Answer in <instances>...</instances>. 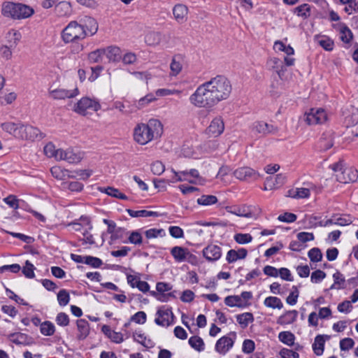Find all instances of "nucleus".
Returning a JSON list of instances; mask_svg holds the SVG:
<instances>
[{"instance_id": "obj_1", "label": "nucleus", "mask_w": 358, "mask_h": 358, "mask_svg": "<svg viewBox=\"0 0 358 358\" xmlns=\"http://www.w3.org/2000/svg\"><path fill=\"white\" fill-rule=\"evenodd\" d=\"M231 90L232 86L228 78L217 76L199 85L189 100L195 107L212 108L220 101L227 99Z\"/></svg>"}, {"instance_id": "obj_2", "label": "nucleus", "mask_w": 358, "mask_h": 358, "mask_svg": "<svg viewBox=\"0 0 358 358\" xmlns=\"http://www.w3.org/2000/svg\"><path fill=\"white\" fill-rule=\"evenodd\" d=\"M162 133V122L157 119H150L147 123H138L135 126L133 138L136 143L144 145L160 137Z\"/></svg>"}, {"instance_id": "obj_3", "label": "nucleus", "mask_w": 358, "mask_h": 358, "mask_svg": "<svg viewBox=\"0 0 358 358\" xmlns=\"http://www.w3.org/2000/svg\"><path fill=\"white\" fill-rule=\"evenodd\" d=\"M1 13L6 17L20 20L29 17L34 10L25 4L5 2L2 5Z\"/></svg>"}, {"instance_id": "obj_4", "label": "nucleus", "mask_w": 358, "mask_h": 358, "mask_svg": "<svg viewBox=\"0 0 358 358\" xmlns=\"http://www.w3.org/2000/svg\"><path fill=\"white\" fill-rule=\"evenodd\" d=\"M331 169L336 173V177L341 183L355 182L358 178V171L352 167L344 166L343 162L332 164Z\"/></svg>"}, {"instance_id": "obj_5", "label": "nucleus", "mask_w": 358, "mask_h": 358, "mask_svg": "<svg viewBox=\"0 0 358 358\" xmlns=\"http://www.w3.org/2000/svg\"><path fill=\"white\" fill-rule=\"evenodd\" d=\"M86 37L83 26L76 21L70 22L62 32V38L64 43L77 42Z\"/></svg>"}, {"instance_id": "obj_6", "label": "nucleus", "mask_w": 358, "mask_h": 358, "mask_svg": "<svg viewBox=\"0 0 358 358\" xmlns=\"http://www.w3.org/2000/svg\"><path fill=\"white\" fill-rule=\"evenodd\" d=\"M100 108V103L95 99L83 97L75 104L73 110L80 115H86L92 112H96Z\"/></svg>"}, {"instance_id": "obj_7", "label": "nucleus", "mask_w": 358, "mask_h": 358, "mask_svg": "<svg viewBox=\"0 0 358 358\" xmlns=\"http://www.w3.org/2000/svg\"><path fill=\"white\" fill-rule=\"evenodd\" d=\"M327 120V113L322 108H311L308 112H306L303 117V120L308 125L322 124L325 122Z\"/></svg>"}, {"instance_id": "obj_8", "label": "nucleus", "mask_w": 358, "mask_h": 358, "mask_svg": "<svg viewBox=\"0 0 358 358\" xmlns=\"http://www.w3.org/2000/svg\"><path fill=\"white\" fill-rule=\"evenodd\" d=\"M20 136V140L34 141L38 138H43V134L38 128L22 122Z\"/></svg>"}, {"instance_id": "obj_9", "label": "nucleus", "mask_w": 358, "mask_h": 358, "mask_svg": "<svg viewBox=\"0 0 358 358\" xmlns=\"http://www.w3.org/2000/svg\"><path fill=\"white\" fill-rule=\"evenodd\" d=\"M59 160H64L70 164L79 163L85 156V153L78 149L68 148L59 152Z\"/></svg>"}, {"instance_id": "obj_10", "label": "nucleus", "mask_w": 358, "mask_h": 358, "mask_svg": "<svg viewBox=\"0 0 358 358\" xmlns=\"http://www.w3.org/2000/svg\"><path fill=\"white\" fill-rule=\"evenodd\" d=\"M224 131V122L221 116L214 117L209 126L206 129L205 134L209 138L220 136Z\"/></svg>"}, {"instance_id": "obj_11", "label": "nucleus", "mask_w": 358, "mask_h": 358, "mask_svg": "<svg viewBox=\"0 0 358 358\" xmlns=\"http://www.w3.org/2000/svg\"><path fill=\"white\" fill-rule=\"evenodd\" d=\"M236 334L230 332L228 336H224L217 340L215 344V350L222 355H225L234 345Z\"/></svg>"}, {"instance_id": "obj_12", "label": "nucleus", "mask_w": 358, "mask_h": 358, "mask_svg": "<svg viewBox=\"0 0 358 358\" xmlns=\"http://www.w3.org/2000/svg\"><path fill=\"white\" fill-rule=\"evenodd\" d=\"M174 315L170 308L162 307L156 313L155 323L162 327H169L173 322Z\"/></svg>"}, {"instance_id": "obj_13", "label": "nucleus", "mask_w": 358, "mask_h": 358, "mask_svg": "<svg viewBox=\"0 0 358 358\" xmlns=\"http://www.w3.org/2000/svg\"><path fill=\"white\" fill-rule=\"evenodd\" d=\"M250 129L255 134L266 136L268 134H275L278 129L272 124H269L263 121H256L250 126Z\"/></svg>"}, {"instance_id": "obj_14", "label": "nucleus", "mask_w": 358, "mask_h": 358, "mask_svg": "<svg viewBox=\"0 0 358 358\" xmlns=\"http://www.w3.org/2000/svg\"><path fill=\"white\" fill-rule=\"evenodd\" d=\"M233 175L240 180H256L259 177V173L250 167L243 166L236 169Z\"/></svg>"}, {"instance_id": "obj_15", "label": "nucleus", "mask_w": 358, "mask_h": 358, "mask_svg": "<svg viewBox=\"0 0 358 358\" xmlns=\"http://www.w3.org/2000/svg\"><path fill=\"white\" fill-rule=\"evenodd\" d=\"M79 93L77 87L72 90H68L62 88L49 90V96L53 99H65L76 96Z\"/></svg>"}, {"instance_id": "obj_16", "label": "nucleus", "mask_w": 358, "mask_h": 358, "mask_svg": "<svg viewBox=\"0 0 358 358\" xmlns=\"http://www.w3.org/2000/svg\"><path fill=\"white\" fill-rule=\"evenodd\" d=\"M203 255L209 262L217 261L222 256V250L216 245H208L203 250Z\"/></svg>"}, {"instance_id": "obj_17", "label": "nucleus", "mask_w": 358, "mask_h": 358, "mask_svg": "<svg viewBox=\"0 0 358 358\" xmlns=\"http://www.w3.org/2000/svg\"><path fill=\"white\" fill-rule=\"evenodd\" d=\"M9 36H12L13 38V41H10V46L2 45L0 48V54L1 55L6 59H9L11 58L12 52L10 48H15L18 43L20 38V34L16 31H13V33L9 32Z\"/></svg>"}, {"instance_id": "obj_18", "label": "nucleus", "mask_w": 358, "mask_h": 358, "mask_svg": "<svg viewBox=\"0 0 358 358\" xmlns=\"http://www.w3.org/2000/svg\"><path fill=\"white\" fill-rule=\"evenodd\" d=\"M21 122H6L1 124V129L13 136L16 139H19L20 131L21 128Z\"/></svg>"}, {"instance_id": "obj_19", "label": "nucleus", "mask_w": 358, "mask_h": 358, "mask_svg": "<svg viewBox=\"0 0 358 358\" xmlns=\"http://www.w3.org/2000/svg\"><path fill=\"white\" fill-rule=\"evenodd\" d=\"M173 14L174 19L178 23H184L187 20L188 8L187 7L182 3L176 4L173 8Z\"/></svg>"}, {"instance_id": "obj_20", "label": "nucleus", "mask_w": 358, "mask_h": 358, "mask_svg": "<svg viewBox=\"0 0 358 358\" xmlns=\"http://www.w3.org/2000/svg\"><path fill=\"white\" fill-rule=\"evenodd\" d=\"M266 64L269 69L274 70L279 78L282 79L286 71V68L282 64V61L277 57H272L268 59Z\"/></svg>"}, {"instance_id": "obj_21", "label": "nucleus", "mask_w": 358, "mask_h": 358, "mask_svg": "<svg viewBox=\"0 0 358 358\" xmlns=\"http://www.w3.org/2000/svg\"><path fill=\"white\" fill-rule=\"evenodd\" d=\"M69 226L76 231H81L86 228L92 230L93 228L90 219L86 216H81L78 220L69 223Z\"/></svg>"}, {"instance_id": "obj_22", "label": "nucleus", "mask_w": 358, "mask_h": 358, "mask_svg": "<svg viewBox=\"0 0 358 358\" xmlns=\"http://www.w3.org/2000/svg\"><path fill=\"white\" fill-rule=\"evenodd\" d=\"M171 254L178 262H182L188 257L192 256L187 248L180 246H175L172 248Z\"/></svg>"}, {"instance_id": "obj_23", "label": "nucleus", "mask_w": 358, "mask_h": 358, "mask_svg": "<svg viewBox=\"0 0 358 358\" xmlns=\"http://www.w3.org/2000/svg\"><path fill=\"white\" fill-rule=\"evenodd\" d=\"M83 29L86 33V36L88 35L92 36L96 33L98 30V23L95 19L91 17H85L83 20Z\"/></svg>"}, {"instance_id": "obj_24", "label": "nucleus", "mask_w": 358, "mask_h": 358, "mask_svg": "<svg viewBox=\"0 0 358 358\" xmlns=\"http://www.w3.org/2000/svg\"><path fill=\"white\" fill-rule=\"evenodd\" d=\"M248 251L245 248H240L238 250H230L228 251L226 259L229 263H233L238 259H243L246 257Z\"/></svg>"}, {"instance_id": "obj_25", "label": "nucleus", "mask_w": 358, "mask_h": 358, "mask_svg": "<svg viewBox=\"0 0 358 358\" xmlns=\"http://www.w3.org/2000/svg\"><path fill=\"white\" fill-rule=\"evenodd\" d=\"M76 324L78 331L77 337L79 340H83L88 336L90 332L89 322L84 319H80L77 320Z\"/></svg>"}, {"instance_id": "obj_26", "label": "nucleus", "mask_w": 358, "mask_h": 358, "mask_svg": "<svg viewBox=\"0 0 358 358\" xmlns=\"http://www.w3.org/2000/svg\"><path fill=\"white\" fill-rule=\"evenodd\" d=\"M297 315L298 312L295 310L287 311L278 317L277 322L281 325L292 324L296 320Z\"/></svg>"}, {"instance_id": "obj_27", "label": "nucleus", "mask_w": 358, "mask_h": 358, "mask_svg": "<svg viewBox=\"0 0 358 358\" xmlns=\"http://www.w3.org/2000/svg\"><path fill=\"white\" fill-rule=\"evenodd\" d=\"M285 181V176L281 173L275 176V181H273L272 178H267L266 180V187H264V189L266 190L268 187L269 189H276L282 185Z\"/></svg>"}, {"instance_id": "obj_28", "label": "nucleus", "mask_w": 358, "mask_h": 358, "mask_svg": "<svg viewBox=\"0 0 358 358\" xmlns=\"http://www.w3.org/2000/svg\"><path fill=\"white\" fill-rule=\"evenodd\" d=\"M99 192L106 193V194L117 199L122 200H127L128 197L123 193H122L118 189L113 187H99Z\"/></svg>"}, {"instance_id": "obj_29", "label": "nucleus", "mask_w": 358, "mask_h": 358, "mask_svg": "<svg viewBox=\"0 0 358 358\" xmlns=\"http://www.w3.org/2000/svg\"><path fill=\"white\" fill-rule=\"evenodd\" d=\"M338 28L341 40L345 43H349L352 39L351 30L345 24H338Z\"/></svg>"}, {"instance_id": "obj_30", "label": "nucleus", "mask_w": 358, "mask_h": 358, "mask_svg": "<svg viewBox=\"0 0 358 358\" xmlns=\"http://www.w3.org/2000/svg\"><path fill=\"white\" fill-rule=\"evenodd\" d=\"M109 61L116 62L121 59V50L118 47L110 46L105 49V54Z\"/></svg>"}, {"instance_id": "obj_31", "label": "nucleus", "mask_w": 358, "mask_h": 358, "mask_svg": "<svg viewBox=\"0 0 358 358\" xmlns=\"http://www.w3.org/2000/svg\"><path fill=\"white\" fill-rule=\"evenodd\" d=\"M55 13L59 16H66L71 12L70 3L67 1H61L55 5Z\"/></svg>"}, {"instance_id": "obj_32", "label": "nucleus", "mask_w": 358, "mask_h": 358, "mask_svg": "<svg viewBox=\"0 0 358 358\" xmlns=\"http://www.w3.org/2000/svg\"><path fill=\"white\" fill-rule=\"evenodd\" d=\"M224 303L227 306L229 307H239L243 308L245 306V303L241 299V297H239L238 295H231L225 297Z\"/></svg>"}, {"instance_id": "obj_33", "label": "nucleus", "mask_w": 358, "mask_h": 358, "mask_svg": "<svg viewBox=\"0 0 358 358\" xmlns=\"http://www.w3.org/2000/svg\"><path fill=\"white\" fill-rule=\"evenodd\" d=\"M175 45V38L173 35L168 33L160 32V45L164 48H172Z\"/></svg>"}, {"instance_id": "obj_34", "label": "nucleus", "mask_w": 358, "mask_h": 358, "mask_svg": "<svg viewBox=\"0 0 358 358\" xmlns=\"http://www.w3.org/2000/svg\"><path fill=\"white\" fill-rule=\"evenodd\" d=\"M333 278L334 283L330 287L331 289H341L345 287V280L341 272L336 271L334 273L333 275Z\"/></svg>"}, {"instance_id": "obj_35", "label": "nucleus", "mask_w": 358, "mask_h": 358, "mask_svg": "<svg viewBox=\"0 0 358 358\" xmlns=\"http://www.w3.org/2000/svg\"><path fill=\"white\" fill-rule=\"evenodd\" d=\"M264 304L265 306L271 308L282 309L283 303L280 299L276 296H268L264 299Z\"/></svg>"}, {"instance_id": "obj_36", "label": "nucleus", "mask_w": 358, "mask_h": 358, "mask_svg": "<svg viewBox=\"0 0 358 358\" xmlns=\"http://www.w3.org/2000/svg\"><path fill=\"white\" fill-rule=\"evenodd\" d=\"M293 13L303 19L308 18L310 15V6L308 3H303L294 8Z\"/></svg>"}, {"instance_id": "obj_37", "label": "nucleus", "mask_w": 358, "mask_h": 358, "mask_svg": "<svg viewBox=\"0 0 358 358\" xmlns=\"http://www.w3.org/2000/svg\"><path fill=\"white\" fill-rule=\"evenodd\" d=\"M188 343L192 348L198 352H201L205 348V344L203 339L198 336H193L190 337Z\"/></svg>"}, {"instance_id": "obj_38", "label": "nucleus", "mask_w": 358, "mask_h": 358, "mask_svg": "<svg viewBox=\"0 0 358 358\" xmlns=\"http://www.w3.org/2000/svg\"><path fill=\"white\" fill-rule=\"evenodd\" d=\"M43 151L47 157H54L56 160H59V152L62 151V149H56L52 143H48L46 144L43 148Z\"/></svg>"}, {"instance_id": "obj_39", "label": "nucleus", "mask_w": 358, "mask_h": 358, "mask_svg": "<svg viewBox=\"0 0 358 358\" xmlns=\"http://www.w3.org/2000/svg\"><path fill=\"white\" fill-rule=\"evenodd\" d=\"M145 43L148 45L157 46L160 45V32L152 31L148 33L145 38Z\"/></svg>"}, {"instance_id": "obj_40", "label": "nucleus", "mask_w": 358, "mask_h": 358, "mask_svg": "<svg viewBox=\"0 0 358 358\" xmlns=\"http://www.w3.org/2000/svg\"><path fill=\"white\" fill-rule=\"evenodd\" d=\"M134 340L145 348H152L153 343L150 339H147L146 336L141 331L135 332L133 334Z\"/></svg>"}, {"instance_id": "obj_41", "label": "nucleus", "mask_w": 358, "mask_h": 358, "mask_svg": "<svg viewBox=\"0 0 358 358\" xmlns=\"http://www.w3.org/2000/svg\"><path fill=\"white\" fill-rule=\"evenodd\" d=\"M182 66L180 58L173 57L170 64L171 75L173 76L178 75L182 71Z\"/></svg>"}, {"instance_id": "obj_42", "label": "nucleus", "mask_w": 358, "mask_h": 358, "mask_svg": "<svg viewBox=\"0 0 358 358\" xmlns=\"http://www.w3.org/2000/svg\"><path fill=\"white\" fill-rule=\"evenodd\" d=\"M217 201V198L214 195L204 194L197 199L196 203L201 206H208L216 203Z\"/></svg>"}, {"instance_id": "obj_43", "label": "nucleus", "mask_w": 358, "mask_h": 358, "mask_svg": "<svg viewBox=\"0 0 358 358\" xmlns=\"http://www.w3.org/2000/svg\"><path fill=\"white\" fill-rule=\"evenodd\" d=\"M324 342L323 336L318 335L315 337L313 349L317 355H321L323 353Z\"/></svg>"}, {"instance_id": "obj_44", "label": "nucleus", "mask_w": 358, "mask_h": 358, "mask_svg": "<svg viewBox=\"0 0 358 358\" xmlns=\"http://www.w3.org/2000/svg\"><path fill=\"white\" fill-rule=\"evenodd\" d=\"M128 214L132 217H151V216H157V213L153 212V211H148L146 210H134L131 209L127 210Z\"/></svg>"}, {"instance_id": "obj_45", "label": "nucleus", "mask_w": 358, "mask_h": 358, "mask_svg": "<svg viewBox=\"0 0 358 358\" xmlns=\"http://www.w3.org/2000/svg\"><path fill=\"white\" fill-rule=\"evenodd\" d=\"M279 340L289 346H292L294 343L295 336L290 331H282L278 335Z\"/></svg>"}, {"instance_id": "obj_46", "label": "nucleus", "mask_w": 358, "mask_h": 358, "mask_svg": "<svg viewBox=\"0 0 358 358\" xmlns=\"http://www.w3.org/2000/svg\"><path fill=\"white\" fill-rule=\"evenodd\" d=\"M144 234L148 239H152L165 236L166 232L163 229L152 228L145 231Z\"/></svg>"}, {"instance_id": "obj_47", "label": "nucleus", "mask_w": 358, "mask_h": 358, "mask_svg": "<svg viewBox=\"0 0 358 358\" xmlns=\"http://www.w3.org/2000/svg\"><path fill=\"white\" fill-rule=\"evenodd\" d=\"M237 322L243 328L246 327L250 322L254 320L253 315L250 313H245L236 316Z\"/></svg>"}, {"instance_id": "obj_48", "label": "nucleus", "mask_w": 358, "mask_h": 358, "mask_svg": "<svg viewBox=\"0 0 358 358\" xmlns=\"http://www.w3.org/2000/svg\"><path fill=\"white\" fill-rule=\"evenodd\" d=\"M41 333L44 336H52L55 331V325L50 321H45L41 324Z\"/></svg>"}, {"instance_id": "obj_49", "label": "nucleus", "mask_w": 358, "mask_h": 358, "mask_svg": "<svg viewBox=\"0 0 358 358\" xmlns=\"http://www.w3.org/2000/svg\"><path fill=\"white\" fill-rule=\"evenodd\" d=\"M290 196L295 199H303L310 196V190L308 188L300 187L289 192Z\"/></svg>"}, {"instance_id": "obj_50", "label": "nucleus", "mask_w": 358, "mask_h": 358, "mask_svg": "<svg viewBox=\"0 0 358 358\" xmlns=\"http://www.w3.org/2000/svg\"><path fill=\"white\" fill-rule=\"evenodd\" d=\"M105 54V49H98L89 54L88 58L91 62L98 63L101 62Z\"/></svg>"}, {"instance_id": "obj_51", "label": "nucleus", "mask_w": 358, "mask_h": 358, "mask_svg": "<svg viewBox=\"0 0 358 358\" xmlns=\"http://www.w3.org/2000/svg\"><path fill=\"white\" fill-rule=\"evenodd\" d=\"M299 295V292L296 286L292 287V291L289 296L287 297L286 301L288 304L294 306L296 303Z\"/></svg>"}, {"instance_id": "obj_52", "label": "nucleus", "mask_w": 358, "mask_h": 358, "mask_svg": "<svg viewBox=\"0 0 358 358\" xmlns=\"http://www.w3.org/2000/svg\"><path fill=\"white\" fill-rule=\"evenodd\" d=\"M57 300L60 306H66L70 300L69 294L66 289L60 290L57 294Z\"/></svg>"}, {"instance_id": "obj_53", "label": "nucleus", "mask_w": 358, "mask_h": 358, "mask_svg": "<svg viewBox=\"0 0 358 358\" xmlns=\"http://www.w3.org/2000/svg\"><path fill=\"white\" fill-rule=\"evenodd\" d=\"M128 241L134 245H141L143 242V237L138 231H133L129 234Z\"/></svg>"}, {"instance_id": "obj_54", "label": "nucleus", "mask_w": 358, "mask_h": 358, "mask_svg": "<svg viewBox=\"0 0 358 358\" xmlns=\"http://www.w3.org/2000/svg\"><path fill=\"white\" fill-rule=\"evenodd\" d=\"M308 257L311 262H319L322 260V254L319 248H314L309 250Z\"/></svg>"}, {"instance_id": "obj_55", "label": "nucleus", "mask_w": 358, "mask_h": 358, "mask_svg": "<svg viewBox=\"0 0 358 358\" xmlns=\"http://www.w3.org/2000/svg\"><path fill=\"white\" fill-rule=\"evenodd\" d=\"M34 266L28 260L26 261L25 265L22 268L23 274L29 278H33L34 277Z\"/></svg>"}, {"instance_id": "obj_56", "label": "nucleus", "mask_w": 358, "mask_h": 358, "mask_svg": "<svg viewBox=\"0 0 358 358\" xmlns=\"http://www.w3.org/2000/svg\"><path fill=\"white\" fill-rule=\"evenodd\" d=\"M336 224L340 226H346L352 223V220L350 215H335Z\"/></svg>"}, {"instance_id": "obj_57", "label": "nucleus", "mask_w": 358, "mask_h": 358, "mask_svg": "<svg viewBox=\"0 0 358 358\" xmlns=\"http://www.w3.org/2000/svg\"><path fill=\"white\" fill-rule=\"evenodd\" d=\"M234 240L239 244H245L250 243L252 237L249 234H237L234 236Z\"/></svg>"}, {"instance_id": "obj_58", "label": "nucleus", "mask_w": 358, "mask_h": 358, "mask_svg": "<svg viewBox=\"0 0 358 358\" xmlns=\"http://www.w3.org/2000/svg\"><path fill=\"white\" fill-rule=\"evenodd\" d=\"M318 146L322 150H327L333 146V141L331 136L322 137L318 142Z\"/></svg>"}, {"instance_id": "obj_59", "label": "nucleus", "mask_w": 358, "mask_h": 358, "mask_svg": "<svg viewBox=\"0 0 358 358\" xmlns=\"http://www.w3.org/2000/svg\"><path fill=\"white\" fill-rule=\"evenodd\" d=\"M326 278V273L322 270H316L310 275V280L313 283H319Z\"/></svg>"}, {"instance_id": "obj_60", "label": "nucleus", "mask_w": 358, "mask_h": 358, "mask_svg": "<svg viewBox=\"0 0 358 358\" xmlns=\"http://www.w3.org/2000/svg\"><path fill=\"white\" fill-rule=\"evenodd\" d=\"M170 235L175 238H181L184 237L183 230L178 226H171L169 228Z\"/></svg>"}, {"instance_id": "obj_61", "label": "nucleus", "mask_w": 358, "mask_h": 358, "mask_svg": "<svg viewBox=\"0 0 358 358\" xmlns=\"http://www.w3.org/2000/svg\"><path fill=\"white\" fill-rule=\"evenodd\" d=\"M146 314L143 311H138L131 317V321L143 324L146 322Z\"/></svg>"}, {"instance_id": "obj_62", "label": "nucleus", "mask_w": 358, "mask_h": 358, "mask_svg": "<svg viewBox=\"0 0 358 358\" xmlns=\"http://www.w3.org/2000/svg\"><path fill=\"white\" fill-rule=\"evenodd\" d=\"M85 264L90 265L94 268H99L102 264V261L98 258L92 256H86Z\"/></svg>"}, {"instance_id": "obj_63", "label": "nucleus", "mask_w": 358, "mask_h": 358, "mask_svg": "<svg viewBox=\"0 0 358 358\" xmlns=\"http://www.w3.org/2000/svg\"><path fill=\"white\" fill-rule=\"evenodd\" d=\"M151 171L155 175H161L165 171V166L162 162L156 161L152 164Z\"/></svg>"}, {"instance_id": "obj_64", "label": "nucleus", "mask_w": 358, "mask_h": 358, "mask_svg": "<svg viewBox=\"0 0 358 358\" xmlns=\"http://www.w3.org/2000/svg\"><path fill=\"white\" fill-rule=\"evenodd\" d=\"M279 354L282 358H299V355L296 352L287 348H282Z\"/></svg>"}]
</instances>
